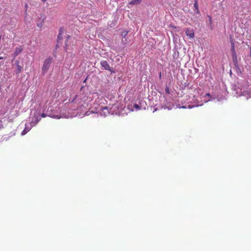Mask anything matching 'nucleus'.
I'll list each match as a JSON object with an SVG mask.
<instances>
[{
  "label": "nucleus",
  "instance_id": "nucleus-1",
  "mask_svg": "<svg viewBox=\"0 0 251 251\" xmlns=\"http://www.w3.org/2000/svg\"><path fill=\"white\" fill-rule=\"evenodd\" d=\"M78 97L77 95H76L72 101L73 102L76 100L77 105V107L76 108V110L82 109V108H87L89 105L88 101H92L91 98H89L88 96L83 94H80L79 98L77 99Z\"/></svg>",
  "mask_w": 251,
  "mask_h": 251
},
{
  "label": "nucleus",
  "instance_id": "nucleus-2",
  "mask_svg": "<svg viewBox=\"0 0 251 251\" xmlns=\"http://www.w3.org/2000/svg\"><path fill=\"white\" fill-rule=\"evenodd\" d=\"M52 60L53 58L52 57H49L44 60L42 67V71L44 73L48 71Z\"/></svg>",
  "mask_w": 251,
  "mask_h": 251
},
{
  "label": "nucleus",
  "instance_id": "nucleus-3",
  "mask_svg": "<svg viewBox=\"0 0 251 251\" xmlns=\"http://www.w3.org/2000/svg\"><path fill=\"white\" fill-rule=\"evenodd\" d=\"M13 66H14L15 72L17 75L22 72L23 69V65H20V62L19 60H16Z\"/></svg>",
  "mask_w": 251,
  "mask_h": 251
},
{
  "label": "nucleus",
  "instance_id": "nucleus-4",
  "mask_svg": "<svg viewBox=\"0 0 251 251\" xmlns=\"http://www.w3.org/2000/svg\"><path fill=\"white\" fill-rule=\"evenodd\" d=\"M100 65L104 69V70L114 73V72L112 71V70L111 69V67L107 61H101L100 62Z\"/></svg>",
  "mask_w": 251,
  "mask_h": 251
},
{
  "label": "nucleus",
  "instance_id": "nucleus-5",
  "mask_svg": "<svg viewBox=\"0 0 251 251\" xmlns=\"http://www.w3.org/2000/svg\"><path fill=\"white\" fill-rule=\"evenodd\" d=\"M185 33L189 38L192 39L195 37V33L193 29L187 28L185 29Z\"/></svg>",
  "mask_w": 251,
  "mask_h": 251
},
{
  "label": "nucleus",
  "instance_id": "nucleus-6",
  "mask_svg": "<svg viewBox=\"0 0 251 251\" xmlns=\"http://www.w3.org/2000/svg\"><path fill=\"white\" fill-rule=\"evenodd\" d=\"M23 48L22 46H18L15 48L14 52L13 53L14 58H15L18 54H19L23 50Z\"/></svg>",
  "mask_w": 251,
  "mask_h": 251
},
{
  "label": "nucleus",
  "instance_id": "nucleus-7",
  "mask_svg": "<svg viewBox=\"0 0 251 251\" xmlns=\"http://www.w3.org/2000/svg\"><path fill=\"white\" fill-rule=\"evenodd\" d=\"M230 44H231V53H234V52H235V44H234V40L233 39V38L230 36Z\"/></svg>",
  "mask_w": 251,
  "mask_h": 251
},
{
  "label": "nucleus",
  "instance_id": "nucleus-8",
  "mask_svg": "<svg viewBox=\"0 0 251 251\" xmlns=\"http://www.w3.org/2000/svg\"><path fill=\"white\" fill-rule=\"evenodd\" d=\"M142 0H132L129 3L132 5H137L141 3Z\"/></svg>",
  "mask_w": 251,
  "mask_h": 251
},
{
  "label": "nucleus",
  "instance_id": "nucleus-9",
  "mask_svg": "<svg viewBox=\"0 0 251 251\" xmlns=\"http://www.w3.org/2000/svg\"><path fill=\"white\" fill-rule=\"evenodd\" d=\"M232 57L233 61L234 63L237 62V56L236 54V52L232 53Z\"/></svg>",
  "mask_w": 251,
  "mask_h": 251
},
{
  "label": "nucleus",
  "instance_id": "nucleus-10",
  "mask_svg": "<svg viewBox=\"0 0 251 251\" xmlns=\"http://www.w3.org/2000/svg\"><path fill=\"white\" fill-rule=\"evenodd\" d=\"M43 24H44V21L43 20H41L40 22H38L37 23V26H38L39 27H42L43 25Z\"/></svg>",
  "mask_w": 251,
  "mask_h": 251
},
{
  "label": "nucleus",
  "instance_id": "nucleus-11",
  "mask_svg": "<svg viewBox=\"0 0 251 251\" xmlns=\"http://www.w3.org/2000/svg\"><path fill=\"white\" fill-rule=\"evenodd\" d=\"M194 6L197 10H199L198 8V3L197 0H195L194 3Z\"/></svg>",
  "mask_w": 251,
  "mask_h": 251
},
{
  "label": "nucleus",
  "instance_id": "nucleus-12",
  "mask_svg": "<svg viewBox=\"0 0 251 251\" xmlns=\"http://www.w3.org/2000/svg\"><path fill=\"white\" fill-rule=\"evenodd\" d=\"M128 31H124L122 32L121 35L123 37L125 38L127 34Z\"/></svg>",
  "mask_w": 251,
  "mask_h": 251
},
{
  "label": "nucleus",
  "instance_id": "nucleus-13",
  "mask_svg": "<svg viewBox=\"0 0 251 251\" xmlns=\"http://www.w3.org/2000/svg\"><path fill=\"white\" fill-rule=\"evenodd\" d=\"M29 130V129H27L26 128H25L22 131V134L23 135H25L27 133V132Z\"/></svg>",
  "mask_w": 251,
  "mask_h": 251
},
{
  "label": "nucleus",
  "instance_id": "nucleus-14",
  "mask_svg": "<svg viewBox=\"0 0 251 251\" xmlns=\"http://www.w3.org/2000/svg\"><path fill=\"white\" fill-rule=\"evenodd\" d=\"M40 120V119H39L38 118H36L35 122H32L31 123H33L34 125H35L39 122Z\"/></svg>",
  "mask_w": 251,
  "mask_h": 251
},
{
  "label": "nucleus",
  "instance_id": "nucleus-15",
  "mask_svg": "<svg viewBox=\"0 0 251 251\" xmlns=\"http://www.w3.org/2000/svg\"><path fill=\"white\" fill-rule=\"evenodd\" d=\"M134 107L137 110H140L141 108L139 105L136 103L134 104Z\"/></svg>",
  "mask_w": 251,
  "mask_h": 251
},
{
  "label": "nucleus",
  "instance_id": "nucleus-16",
  "mask_svg": "<svg viewBox=\"0 0 251 251\" xmlns=\"http://www.w3.org/2000/svg\"><path fill=\"white\" fill-rule=\"evenodd\" d=\"M165 92L168 94H169L170 93L169 88L167 86L166 87V88H165Z\"/></svg>",
  "mask_w": 251,
  "mask_h": 251
},
{
  "label": "nucleus",
  "instance_id": "nucleus-17",
  "mask_svg": "<svg viewBox=\"0 0 251 251\" xmlns=\"http://www.w3.org/2000/svg\"><path fill=\"white\" fill-rule=\"evenodd\" d=\"M208 18H209V22L211 24L212 23V18L210 16H208Z\"/></svg>",
  "mask_w": 251,
  "mask_h": 251
},
{
  "label": "nucleus",
  "instance_id": "nucleus-18",
  "mask_svg": "<svg viewBox=\"0 0 251 251\" xmlns=\"http://www.w3.org/2000/svg\"><path fill=\"white\" fill-rule=\"evenodd\" d=\"M41 116H42V117H43V118H45V117H46V114H45V113H42V114H41Z\"/></svg>",
  "mask_w": 251,
  "mask_h": 251
},
{
  "label": "nucleus",
  "instance_id": "nucleus-19",
  "mask_svg": "<svg viewBox=\"0 0 251 251\" xmlns=\"http://www.w3.org/2000/svg\"><path fill=\"white\" fill-rule=\"evenodd\" d=\"M107 109H108V108H107V107H104L103 108V110H107Z\"/></svg>",
  "mask_w": 251,
  "mask_h": 251
},
{
  "label": "nucleus",
  "instance_id": "nucleus-20",
  "mask_svg": "<svg viewBox=\"0 0 251 251\" xmlns=\"http://www.w3.org/2000/svg\"><path fill=\"white\" fill-rule=\"evenodd\" d=\"M53 117H54V118H57V119H59V117H58L57 116H54Z\"/></svg>",
  "mask_w": 251,
  "mask_h": 251
},
{
  "label": "nucleus",
  "instance_id": "nucleus-21",
  "mask_svg": "<svg viewBox=\"0 0 251 251\" xmlns=\"http://www.w3.org/2000/svg\"><path fill=\"white\" fill-rule=\"evenodd\" d=\"M250 56H251V48H250Z\"/></svg>",
  "mask_w": 251,
  "mask_h": 251
},
{
  "label": "nucleus",
  "instance_id": "nucleus-22",
  "mask_svg": "<svg viewBox=\"0 0 251 251\" xmlns=\"http://www.w3.org/2000/svg\"><path fill=\"white\" fill-rule=\"evenodd\" d=\"M161 73H160V75H159V77H160V78H161Z\"/></svg>",
  "mask_w": 251,
  "mask_h": 251
},
{
  "label": "nucleus",
  "instance_id": "nucleus-23",
  "mask_svg": "<svg viewBox=\"0 0 251 251\" xmlns=\"http://www.w3.org/2000/svg\"><path fill=\"white\" fill-rule=\"evenodd\" d=\"M206 95H207V96H210V94L209 93L207 94Z\"/></svg>",
  "mask_w": 251,
  "mask_h": 251
},
{
  "label": "nucleus",
  "instance_id": "nucleus-24",
  "mask_svg": "<svg viewBox=\"0 0 251 251\" xmlns=\"http://www.w3.org/2000/svg\"><path fill=\"white\" fill-rule=\"evenodd\" d=\"M2 59V57H0V60H1Z\"/></svg>",
  "mask_w": 251,
  "mask_h": 251
},
{
  "label": "nucleus",
  "instance_id": "nucleus-25",
  "mask_svg": "<svg viewBox=\"0 0 251 251\" xmlns=\"http://www.w3.org/2000/svg\"><path fill=\"white\" fill-rule=\"evenodd\" d=\"M59 36H60V34H59V35H58V38H59Z\"/></svg>",
  "mask_w": 251,
  "mask_h": 251
},
{
  "label": "nucleus",
  "instance_id": "nucleus-26",
  "mask_svg": "<svg viewBox=\"0 0 251 251\" xmlns=\"http://www.w3.org/2000/svg\"><path fill=\"white\" fill-rule=\"evenodd\" d=\"M25 6H26V7H27V4H25Z\"/></svg>",
  "mask_w": 251,
  "mask_h": 251
}]
</instances>
